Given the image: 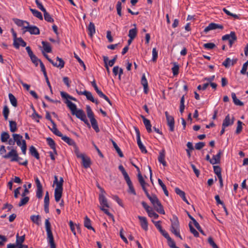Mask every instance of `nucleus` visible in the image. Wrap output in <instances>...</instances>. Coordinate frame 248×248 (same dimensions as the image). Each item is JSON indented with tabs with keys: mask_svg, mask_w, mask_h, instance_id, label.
<instances>
[{
	"mask_svg": "<svg viewBox=\"0 0 248 248\" xmlns=\"http://www.w3.org/2000/svg\"><path fill=\"white\" fill-rule=\"evenodd\" d=\"M65 103L70 109L71 113L73 115L83 121L88 127H90V124L87 119L85 112L82 109H77V106L70 100H66Z\"/></svg>",
	"mask_w": 248,
	"mask_h": 248,
	"instance_id": "nucleus-1",
	"label": "nucleus"
},
{
	"mask_svg": "<svg viewBox=\"0 0 248 248\" xmlns=\"http://www.w3.org/2000/svg\"><path fill=\"white\" fill-rule=\"evenodd\" d=\"M3 158L5 159L10 158L11 162H17L19 164L24 166H26L28 163L27 160L23 162H20L22 158L18 156L17 151L14 148H12L7 154H5Z\"/></svg>",
	"mask_w": 248,
	"mask_h": 248,
	"instance_id": "nucleus-2",
	"label": "nucleus"
},
{
	"mask_svg": "<svg viewBox=\"0 0 248 248\" xmlns=\"http://www.w3.org/2000/svg\"><path fill=\"white\" fill-rule=\"evenodd\" d=\"M45 228L47 234V240L50 245V248H56L49 218L46 219L45 220Z\"/></svg>",
	"mask_w": 248,
	"mask_h": 248,
	"instance_id": "nucleus-3",
	"label": "nucleus"
},
{
	"mask_svg": "<svg viewBox=\"0 0 248 248\" xmlns=\"http://www.w3.org/2000/svg\"><path fill=\"white\" fill-rule=\"evenodd\" d=\"M54 180L53 181V185H56V188L54 190V197L56 202H59L62 196L63 191V185L58 182V178L57 176L55 175Z\"/></svg>",
	"mask_w": 248,
	"mask_h": 248,
	"instance_id": "nucleus-4",
	"label": "nucleus"
},
{
	"mask_svg": "<svg viewBox=\"0 0 248 248\" xmlns=\"http://www.w3.org/2000/svg\"><path fill=\"white\" fill-rule=\"evenodd\" d=\"M171 221V232L177 237H179L181 240L182 238L180 234V225L178 218L175 215H173L172 218L170 219Z\"/></svg>",
	"mask_w": 248,
	"mask_h": 248,
	"instance_id": "nucleus-5",
	"label": "nucleus"
},
{
	"mask_svg": "<svg viewBox=\"0 0 248 248\" xmlns=\"http://www.w3.org/2000/svg\"><path fill=\"white\" fill-rule=\"evenodd\" d=\"M223 41L228 40L229 44L230 47H231L233 44L236 41L237 36L234 31H231L230 34H225L222 37Z\"/></svg>",
	"mask_w": 248,
	"mask_h": 248,
	"instance_id": "nucleus-6",
	"label": "nucleus"
},
{
	"mask_svg": "<svg viewBox=\"0 0 248 248\" xmlns=\"http://www.w3.org/2000/svg\"><path fill=\"white\" fill-rule=\"evenodd\" d=\"M134 129L135 130L137 136V144L140 149V150L141 152L142 153H146L147 152V151L145 147L142 143L140 140V132L139 129L137 127H134Z\"/></svg>",
	"mask_w": 248,
	"mask_h": 248,
	"instance_id": "nucleus-7",
	"label": "nucleus"
},
{
	"mask_svg": "<svg viewBox=\"0 0 248 248\" xmlns=\"http://www.w3.org/2000/svg\"><path fill=\"white\" fill-rule=\"evenodd\" d=\"M165 114L166 117L167 124L169 126V130L171 132H173L174 130V118L169 115L167 111L165 112Z\"/></svg>",
	"mask_w": 248,
	"mask_h": 248,
	"instance_id": "nucleus-8",
	"label": "nucleus"
},
{
	"mask_svg": "<svg viewBox=\"0 0 248 248\" xmlns=\"http://www.w3.org/2000/svg\"><path fill=\"white\" fill-rule=\"evenodd\" d=\"M219 29L222 30L224 29V27L222 25L218 24L215 23H211L208 26H207L203 30V32L205 33H207L208 31L211 30H216Z\"/></svg>",
	"mask_w": 248,
	"mask_h": 248,
	"instance_id": "nucleus-9",
	"label": "nucleus"
},
{
	"mask_svg": "<svg viewBox=\"0 0 248 248\" xmlns=\"http://www.w3.org/2000/svg\"><path fill=\"white\" fill-rule=\"evenodd\" d=\"M24 29H26L24 32L28 31L31 34L34 35H38L40 34V30L39 28L35 26H30L29 23L28 25H26V27H24Z\"/></svg>",
	"mask_w": 248,
	"mask_h": 248,
	"instance_id": "nucleus-10",
	"label": "nucleus"
},
{
	"mask_svg": "<svg viewBox=\"0 0 248 248\" xmlns=\"http://www.w3.org/2000/svg\"><path fill=\"white\" fill-rule=\"evenodd\" d=\"M234 121V118L233 117H232L231 119L229 114H228L225 118L224 120L223 121L222 126L224 127H227L230 125L233 124Z\"/></svg>",
	"mask_w": 248,
	"mask_h": 248,
	"instance_id": "nucleus-11",
	"label": "nucleus"
},
{
	"mask_svg": "<svg viewBox=\"0 0 248 248\" xmlns=\"http://www.w3.org/2000/svg\"><path fill=\"white\" fill-rule=\"evenodd\" d=\"M93 88H94L95 91H96V93L98 94V95L100 97L104 98L105 100H106L109 103V104L110 105L112 106V102L109 100L108 97V96H107L105 94H104L103 93V92L98 89L97 85L94 86Z\"/></svg>",
	"mask_w": 248,
	"mask_h": 248,
	"instance_id": "nucleus-12",
	"label": "nucleus"
},
{
	"mask_svg": "<svg viewBox=\"0 0 248 248\" xmlns=\"http://www.w3.org/2000/svg\"><path fill=\"white\" fill-rule=\"evenodd\" d=\"M140 221V224L141 228L145 231L148 230V222L147 218L144 217L140 216L138 217Z\"/></svg>",
	"mask_w": 248,
	"mask_h": 248,
	"instance_id": "nucleus-13",
	"label": "nucleus"
},
{
	"mask_svg": "<svg viewBox=\"0 0 248 248\" xmlns=\"http://www.w3.org/2000/svg\"><path fill=\"white\" fill-rule=\"evenodd\" d=\"M99 201L101 205V207H109L107 199L103 193L99 194Z\"/></svg>",
	"mask_w": 248,
	"mask_h": 248,
	"instance_id": "nucleus-14",
	"label": "nucleus"
},
{
	"mask_svg": "<svg viewBox=\"0 0 248 248\" xmlns=\"http://www.w3.org/2000/svg\"><path fill=\"white\" fill-rule=\"evenodd\" d=\"M141 84L143 86L144 92L147 94L148 93V84L147 80L146 78L145 74H143L142 76L141 79Z\"/></svg>",
	"mask_w": 248,
	"mask_h": 248,
	"instance_id": "nucleus-15",
	"label": "nucleus"
},
{
	"mask_svg": "<svg viewBox=\"0 0 248 248\" xmlns=\"http://www.w3.org/2000/svg\"><path fill=\"white\" fill-rule=\"evenodd\" d=\"M125 181H126L128 186V189L127 190L128 192L134 195H136V192L133 186V184L130 180V178H129L128 179H126Z\"/></svg>",
	"mask_w": 248,
	"mask_h": 248,
	"instance_id": "nucleus-16",
	"label": "nucleus"
},
{
	"mask_svg": "<svg viewBox=\"0 0 248 248\" xmlns=\"http://www.w3.org/2000/svg\"><path fill=\"white\" fill-rule=\"evenodd\" d=\"M222 154V151L219 150L216 155H214L212 158L213 161H211V164L214 165L218 164L220 162V157Z\"/></svg>",
	"mask_w": 248,
	"mask_h": 248,
	"instance_id": "nucleus-17",
	"label": "nucleus"
},
{
	"mask_svg": "<svg viewBox=\"0 0 248 248\" xmlns=\"http://www.w3.org/2000/svg\"><path fill=\"white\" fill-rule=\"evenodd\" d=\"M141 118L142 119L143 123L146 127L147 131L148 133H151L152 132V125L151 124L150 121L147 118H146L144 116H141Z\"/></svg>",
	"mask_w": 248,
	"mask_h": 248,
	"instance_id": "nucleus-18",
	"label": "nucleus"
},
{
	"mask_svg": "<svg viewBox=\"0 0 248 248\" xmlns=\"http://www.w3.org/2000/svg\"><path fill=\"white\" fill-rule=\"evenodd\" d=\"M80 158L82 159V165L85 168L90 167L91 165V160L89 157L85 156L84 155L80 156Z\"/></svg>",
	"mask_w": 248,
	"mask_h": 248,
	"instance_id": "nucleus-19",
	"label": "nucleus"
},
{
	"mask_svg": "<svg viewBox=\"0 0 248 248\" xmlns=\"http://www.w3.org/2000/svg\"><path fill=\"white\" fill-rule=\"evenodd\" d=\"M12 136L15 142H16L17 146H21L23 140L22 136L18 134H13Z\"/></svg>",
	"mask_w": 248,
	"mask_h": 248,
	"instance_id": "nucleus-20",
	"label": "nucleus"
},
{
	"mask_svg": "<svg viewBox=\"0 0 248 248\" xmlns=\"http://www.w3.org/2000/svg\"><path fill=\"white\" fill-rule=\"evenodd\" d=\"M165 153L164 150H162L159 152V155L158 157V160L159 162L162 164L163 166L166 167L167 166V162L165 160Z\"/></svg>",
	"mask_w": 248,
	"mask_h": 248,
	"instance_id": "nucleus-21",
	"label": "nucleus"
},
{
	"mask_svg": "<svg viewBox=\"0 0 248 248\" xmlns=\"http://www.w3.org/2000/svg\"><path fill=\"white\" fill-rule=\"evenodd\" d=\"M88 31V34L90 37H92L93 34L95 33V27L93 23L90 22L88 26L87 27Z\"/></svg>",
	"mask_w": 248,
	"mask_h": 248,
	"instance_id": "nucleus-22",
	"label": "nucleus"
},
{
	"mask_svg": "<svg viewBox=\"0 0 248 248\" xmlns=\"http://www.w3.org/2000/svg\"><path fill=\"white\" fill-rule=\"evenodd\" d=\"M175 192L182 199L184 202H185L186 203L189 204V202L186 197V194L184 191L181 190L178 187H176L175 188Z\"/></svg>",
	"mask_w": 248,
	"mask_h": 248,
	"instance_id": "nucleus-23",
	"label": "nucleus"
},
{
	"mask_svg": "<svg viewBox=\"0 0 248 248\" xmlns=\"http://www.w3.org/2000/svg\"><path fill=\"white\" fill-rule=\"evenodd\" d=\"M60 137L61 138V139L66 143H67L69 145L74 146L75 145H76V142L75 141L72 140V139L70 138L69 137L64 136L62 134V136H60Z\"/></svg>",
	"mask_w": 248,
	"mask_h": 248,
	"instance_id": "nucleus-24",
	"label": "nucleus"
},
{
	"mask_svg": "<svg viewBox=\"0 0 248 248\" xmlns=\"http://www.w3.org/2000/svg\"><path fill=\"white\" fill-rule=\"evenodd\" d=\"M29 152L32 156L37 159H39L40 158L39 154L34 146L31 145L30 147Z\"/></svg>",
	"mask_w": 248,
	"mask_h": 248,
	"instance_id": "nucleus-25",
	"label": "nucleus"
},
{
	"mask_svg": "<svg viewBox=\"0 0 248 248\" xmlns=\"http://www.w3.org/2000/svg\"><path fill=\"white\" fill-rule=\"evenodd\" d=\"M46 141L50 147L53 149L54 153L57 155V153L56 149V144L54 140L52 138L48 137L46 138Z\"/></svg>",
	"mask_w": 248,
	"mask_h": 248,
	"instance_id": "nucleus-26",
	"label": "nucleus"
},
{
	"mask_svg": "<svg viewBox=\"0 0 248 248\" xmlns=\"http://www.w3.org/2000/svg\"><path fill=\"white\" fill-rule=\"evenodd\" d=\"M52 127L51 128L48 126L49 129L55 135L60 137L62 136V133L57 129V125L55 122L52 123Z\"/></svg>",
	"mask_w": 248,
	"mask_h": 248,
	"instance_id": "nucleus-27",
	"label": "nucleus"
},
{
	"mask_svg": "<svg viewBox=\"0 0 248 248\" xmlns=\"http://www.w3.org/2000/svg\"><path fill=\"white\" fill-rule=\"evenodd\" d=\"M155 209L159 213L164 215L165 214L163 207L161 204L160 202L157 203L155 205H153Z\"/></svg>",
	"mask_w": 248,
	"mask_h": 248,
	"instance_id": "nucleus-28",
	"label": "nucleus"
},
{
	"mask_svg": "<svg viewBox=\"0 0 248 248\" xmlns=\"http://www.w3.org/2000/svg\"><path fill=\"white\" fill-rule=\"evenodd\" d=\"M84 225L88 229L92 230L95 232L94 229L92 226L91 221L87 216H86L84 218Z\"/></svg>",
	"mask_w": 248,
	"mask_h": 248,
	"instance_id": "nucleus-29",
	"label": "nucleus"
},
{
	"mask_svg": "<svg viewBox=\"0 0 248 248\" xmlns=\"http://www.w3.org/2000/svg\"><path fill=\"white\" fill-rule=\"evenodd\" d=\"M14 21L15 23L18 26L23 27L24 29V27H26V25L29 24V22L19 19L17 18L14 19Z\"/></svg>",
	"mask_w": 248,
	"mask_h": 248,
	"instance_id": "nucleus-30",
	"label": "nucleus"
},
{
	"mask_svg": "<svg viewBox=\"0 0 248 248\" xmlns=\"http://www.w3.org/2000/svg\"><path fill=\"white\" fill-rule=\"evenodd\" d=\"M56 59L57 61L59 62V64L53 62V64H52V65L54 66L60 68V69L62 68L64 66L65 62L62 58H60L59 57H57Z\"/></svg>",
	"mask_w": 248,
	"mask_h": 248,
	"instance_id": "nucleus-31",
	"label": "nucleus"
},
{
	"mask_svg": "<svg viewBox=\"0 0 248 248\" xmlns=\"http://www.w3.org/2000/svg\"><path fill=\"white\" fill-rule=\"evenodd\" d=\"M87 98V99L93 103H95L96 105L99 104V101L97 99H95L92 93L90 92L87 91L85 95Z\"/></svg>",
	"mask_w": 248,
	"mask_h": 248,
	"instance_id": "nucleus-32",
	"label": "nucleus"
},
{
	"mask_svg": "<svg viewBox=\"0 0 248 248\" xmlns=\"http://www.w3.org/2000/svg\"><path fill=\"white\" fill-rule=\"evenodd\" d=\"M42 44L44 51L46 52L50 53L52 51V48L49 43L45 41H42Z\"/></svg>",
	"mask_w": 248,
	"mask_h": 248,
	"instance_id": "nucleus-33",
	"label": "nucleus"
},
{
	"mask_svg": "<svg viewBox=\"0 0 248 248\" xmlns=\"http://www.w3.org/2000/svg\"><path fill=\"white\" fill-rule=\"evenodd\" d=\"M90 121L93 128L95 130L96 132H99L100 131V130L98 126L97 122L96 120V119L94 118L90 119Z\"/></svg>",
	"mask_w": 248,
	"mask_h": 248,
	"instance_id": "nucleus-34",
	"label": "nucleus"
},
{
	"mask_svg": "<svg viewBox=\"0 0 248 248\" xmlns=\"http://www.w3.org/2000/svg\"><path fill=\"white\" fill-rule=\"evenodd\" d=\"M9 98L11 104L14 107H16L17 106V102L16 98L11 93H9L8 94Z\"/></svg>",
	"mask_w": 248,
	"mask_h": 248,
	"instance_id": "nucleus-35",
	"label": "nucleus"
},
{
	"mask_svg": "<svg viewBox=\"0 0 248 248\" xmlns=\"http://www.w3.org/2000/svg\"><path fill=\"white\" fill-rule=\"evenodd\" d=\"M30 10L34 16L37 17L40 20L43 19V17L41 12H40L36 9L32 8H30Z\"/></svg>",
	"mask_w": 248,
	"mask_h": 248,
	"instance_id": "nucleus-36",
	"label": "nucleus"
},
{
	"mask_svg": "<svg viewBox=\"0 0 248 248\" xmlns=\"http://www.w3.org/2000/svg\"><path fill=\"white\" fill-rule=\"evenodd\" d=\"M61 95L63 99H66V100H69L68 99H70L75 101H77V100L76 98L69 95L68 93H67L65 92H61Z\"/></svg>",
	"mask_w": 248,
	"mask_h": 248,
	"instance_id": "nucleus-37",
	"label": "nucleus"
},
{
	"mask_svg": "<svg viewBox=\"0 0 248 248\" xmlns=\"http://www.w3.org/2000/svg\"><path fill=\"white\" fill-rule=\"evenodd\" d=\"M25 239V235L24 234L22 236H19L18 233L16 235V245H22V243L24 242Z\"/></svg>",
	"mask_w": 248,
	"mask_h": 248,
	"instance_id": "nucleus-38",
	"label": "nucleus"
},
{
	"mask_svg": "<svg viewBox=\"0 0 248 248\" xmlns=\"http://www.w3.org/2000/svg\"><path fill=\"white\" fill-rule=\"evenodd\" d=\"M10 138V135L7 132H2L0 135V140L2 142H5L8 141Z\"/></svg>",
	"mask_w": 248,
	"mask_h": 248,
	"instance_id": "nucleus-39",
	"label": "nucleus"
},
{
	"mask_svg": "<svg viewBox=\"0 0 248 248\" xmlns=\"http://www.w3.org/2000/svg\"><path fill=\"white\" fill-rule=\"evenodd\" d=\"M9 126L11 132H15L17 130V124L15 121H9Z\"/></svg>",
	"mask_w": 248,
	"mask_h": 248,
	"instance_id": "nucleus-40",
	"label": "nucleus"
},
{
	"mask_svg": "<svg viewBox=\"0 0 248 248\" xmlns=\"http://www.w3.org/2000/svg\"><path fill=\"white\" fill-rule=\"evenodd\" d=\"M44 16L45 20L50 23H52L54 22V19L51 16V15L46 11H44Z\"/></svg>",
	"mask_w": 248,
	"mask_h": 248,
	"instance_id": "nucleus-41",
	"label": "nucleus"
},
{
	"mask_svg": "<svg viewBox=\"0 0 248 248\" xmlns=\"http://www.w3.org/2000/svg\"><path fill=\"white\" fill-rule=\"evenodd\" d=\"M111 140V142H112V143L113 144L114 148L116 150L117 153H118V154L119 155L120 157H124V155H123L122 152L121 151L120 148L118 147V146L117 145L116 143L112 140Z\"/></svg>",
	"mask_w": 248,
	"mask_h": 248,
	"instance_id": "nucleus-42",
	"label": "nucleus"
},
{
	"mask_svg": "<svg viewBox=\"0 0 248 248\" xmlns=\"http://www.w3.org/2000/svg\"><path fill=\"white\" fill-rule=\"evenodd\" d=\"M31 220L35 224L39 225L41 220L40 215H32L31 216Z\"/></svg>",
	"mask_w": 248,
	"mask_h": 248,
	"instance_id": "nucleus-43",
	"label": "nucleus"
},
{
	"mask_svg": "<svg viewBox=\"0 0 248 248\" xmlns=\"http://www.w3.org/2000/svg\"><path fill=\"white\" fill-rule=\"evenodd\" d=\"M138 177L139 181L142 187V189L143 190L146 188L145 187V185H146V184L145 181L144 180L143 178L140 173H138Z\"/></svg>",
	"mask_w": 248,
	"mask_h": 248,
	"instance_id": "nucleus-44",
	"label": "nucleus"
},
{
	"mask_svg": "<svg viewBox=\"0 0 248 248\" xmlns=\"http://www.w3.org/2000/svg\"><path fill=\"white\" fill-rule=\"evenodd\" d=\"M137 34V30L136 28L130 29L128 32V37L131 39H134Z\"/></svg>",
	"mask_w": 248,
	"mask_h": 248,
	"instance_id": "nucleus-45",
	"label": "nucleus"
},
{
	"mask_svg": "<svg viewBox=\"0 0 248 248\" xmlns=\"http://www.w3.org/2000/svg\"><path fill=\"white\" fill-rule=\"evenodd\" d=\"M158 184L160 185V186L162 187V188L164 192L165 195L166 196H169V192L167 189V187H166V186L163 183L162 180L160 179H158Z\"/></svg>",
	"mask_w": 248,
	"mask_h": 248,
	"instance_id": "nucleus-46",
	"label": "nucleus"
},
{
	"mask_svg": "<svg viewBox=\"0 0 248 248\" xmlns=\"http://www.w3.org/2000/svg\"><path fill=\"white\" fill-rule=\"evenodd\" d=\"M179 66L176 62L173 63V66L171 68L172 72L174 76L178 75L179 74Z\"/></svg>",
	"mask_w": 248,
	"mask_h": 248,
	"instance_id": "nucleus-47",
	"label": "nucleus"
},
{
	"mask_svg": "<svg viewBox=\"0 0 248 248\" xmlns=\"http://www.w3.org/2000/svg\"><path fill=\"white\" fill-rule=\"evenodd\" d=\"M118 169L121 171L122 173L123 174L124 180L128 179V178H130L128 174L125 171L124 168L122 165H120L119 166Z\"/></svg>",
	"mask_w": 248,
	"mask_h": 248,
	"instance_id": "nucleus-48",
	"label": "nucleus"
},
{
	"mask_svg": "<svg viewBox=\"0 0 248 248\" xmlns=\"http://www.w3.org/2000/svg\"><path fill=\"white\" fill-rule=\"evenodd\" d=\"M12 35L14 38L13 46L16 48L18 49L19 48V44L17 42L18 38H17L16 33V32H13Z\"/></svg>",
	"mask_w": 248,
	"mask_h": 248,
	"instance_id": "nucleus-49",
	"label": "nucleus"
},
{
	"mask_svg": "<svg viewBox=\"0 0 248 248\" xmlns=\"http://www.w3.org/2000/svg\"><path fill=\"white\" fill-rule=\"evenodd\" d=\"M86 111L87 116L90 119L94 118L93 112L89 106H86Z\"/></svg>",
	"mask_w": 248,
	"mask_h": 248,
	"instance_id": "nucleus-50",
	"label": "nucleus"
},
{
	"mask_svg": "<svg viewBox=\"0 0 248 248\" xmlns=\"http://www.w3.org/2000/svg\"><path fill=\"white\" fill-rule=\"evenodd\" d=\"M69 226L70 227V230L73 232V233L75 235L76 234V232L75 231V226L77 227V229H78L79 228V225L74 224L72 220L69 221Z\"/></svg>",
	"mask_w": 248,
	"mask_h": 248,
	"instance_id": "nucleus-51",
	"label": "nucleus"
},
{
	"mask_svg": "<svg viewBox=\"0 0 248 248\" xmlns=\"http://www.w3.org/2000/svg\"><path fill=\"white\" fill-rule=\"evenodd\" d=\"M103 61L104 62V66L105 67V68L107 71L108 74L109 75L110 74V72L109 68L108 67V66H109L108 65V57L106 56H104L103 57Z\"/></svg>",
	"mask_w": 248,
	"mask_h": 248,
	"instance_id": "nucleus-52",
	"label": "nucleus"
},
{
	"mask_svg": "<svg viewBox=\"0 0 248 248\" xmlns=\"http://www.w3.org/2000/svg\"><path fill=\"white\" fill-rule=\"evenodd\" d=\"M23 198L21 199L20 202H19L18 205V206H23L25 204H26L29 200H30V198L29 197H22Z\"/></svg>",
	"mask_w": 248,
	"mask_h": 248,
	"instance_id": "nucleus-53",
	"label": "nucleus"
},
{
	"mask_svg": "<svg viewBox=\"0 0 248 248\" xmlns=\"http://www.w3.org/2000/svg\"><path fill=\"white\" fill-rule=\"evenodd\" d=\"M149 200L150 201L153 205H155H155L157 203L160 202L157 196L155 194L152 195L151 197L149 198Z\"/></svg>",
	"mask_w": 248,
	"mask_h": 248,
	"instance_id": "nucleus-54",
	"label": "nucleus"
},
{
	"mask_svg": "<svg viewBox=\"0 0 248 248\" xmlns=\"http://www.w3.org/2000/svg\"><path fill=\"white\" fill-rule=\"evenodd\" d=\"M222 10L228 16H231L234 17L235 19H239V16L238 15L231 13L226 8H223Z\"/></svg>",
	"mask_w": 248,
	"mask_h": 248,
	"instance_id": "nucleus-55",
	"label": "nucleus"
},
{
	"mask_svg": "<svg viewBox=\"0 0 248 248\" xmlns=\"http://www.w3.org/2000/svg\"><path fill=\"white\" fill-rule=\"evenodd\" d=\"M242 125H243V123L241 121L238 120L237 121V126L236 129L235 131V133L236 134H239L241 132L242 128H243Z\"/></svg>",
	"mask_w": 248,
	"mask_h": 248,
	"instance_id": "nucleus-56",
	"label": "nucleus"
},
{
	"mask_svg": "<svg viewBox=\"0 0 248 248\" xmlns=\"http://www.w3.org/2000/svg\"><path fill=\"white\" fill-rule=\"evenodd\" d=\"M189 227L190 229V232L194 235V236L196 237H198L199 236V232L194 228V227L191 225V223H189Z\"/></svg>",
	"mask_w": 248,
	"mask_h": 248,
	"instance_id": "nucleus-57",
	"label": "nucleus"
},
{
	"mask_svg": "<svg viewBox=\"0 0 248 248\" xmlns=\"http://www.w3.org/2000/svg\"><path fill=\"white\" fill-rule=\"evenodd\" d=\"M213 169H214V173L217 175V177H218V176H222L221 175V169L219 166H214Z\"/></svg>",
	"mask_w": 248,
	"mask_h": 248,
	"instance_id": "nucleus-58",
	"label": "nucleus"
},
{
	"mask_svg": "<svg viewBox=\"0 0 248 248\" xmlns=\"http://www.w3.org/2000/svg\"><path fill=\"white\" fill-rule=\"evenodd\" d=\"M152 61L153 62H156L158 58V51L156 47H154L152 50Z\"/></svg>",
	"mask_w": 248,
	"mask_h": 248,
	"instance_id": "nucleus-59",
	"label": "nucleus"
},
{
	"mask_svg": "<svg viewBox=\"0 0 248 248\" xmlns=\"http://www.w3.org/2000/svg\"><path fill=\"white\" fill-rule=\"evenodd\" d=\"M74 57L77 59L78 62H79V64L83 67L84 70H86V66L83 62V61L78 56V55L76 53H74Z\"/></svg>",
	"mask_w": 248,
	"mask_h": 248,
	"instance_id": "nucleus-60",
	"label": "nucleus"
},
{
	"mask_svg": "<svg viewBox=\"0 0 248 248\" xmlns=\"http://www.w3.org/2000/svg\"><path fill=\"white\" fill-rule=\"evenodd\" d=\"M30 59L32 62L35 65V66H37L38 63H40V62H42L41 60L39 59L35 55L30 58Z\"/></svg>",
	"mask_w": 248,
	"mask_h": 248,
	"instance_id": "nucleus-61",
	"label": "nucleus"
},
{
	"mask_svg": "<svg viewBox=\"0 0 248 248\" xmlns=\"http://www.w3.org/2000/svg\"><path fill=\"white\" fill-rule=\"evenodd\" d=\"M36 196L38 199H41L43 197V187L37 188Z\"/></svg>",
	"mask_w": 248,
	"mask_h": 248,
	"instance_id": "nucleus-62",
	"label": "nucleus"
},
{
	"mask_svg": "<svg viewBox=\"0 0 248 248\" xmlns=\"http://www.w3.org/2000/svg\"><path fill=\"white\" fill-rule=\"evenodd\" d=\"M208 242L213 248H219L214 241V240L212 237H209L208 238Z\"/></svg>",
	"mask_w": 248,
	"mask_h": 248,
	"instance_id": "nucleus-63",
	"label": "nucleus"
},
{
	"mask_svg": "<svg viewBox=\"0 0 248 248\" xmlns=\"http://www.w3.org/2000/svg\"><path fill=\"white\" fill-rule=\"evenodd\" d=\"M208 242L213 248H219L214 241V240L212 237H209L208 238Z\"/></svg>",
	"mask_w": 248,
	"mask_h": 248,
	"instance_id": "nucleus-64",
	"label": "nucleus"
}]
</instances>
